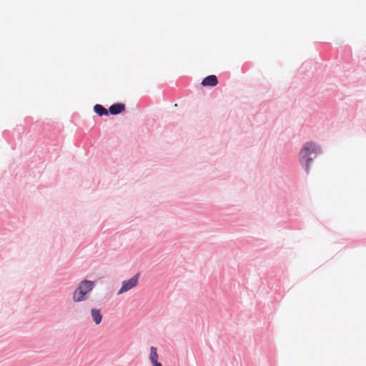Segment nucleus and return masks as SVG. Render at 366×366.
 <instances>
[{"instance_id": "f03ea898", "label": "nucleus", "mask_w": 366, "mask_h": 366, "mask_svg": "<svg viewBox=\"0 0 366 366\" xmlns=\"http://www.w3.org/2000/svg\"><path fill=\"white\" fill-rule=\"evenodd\" d=\"M94 282L89 280H84L79 284L78 287L73 292V300L81 302L86 300V295L93 290Z\"/></svg>"}, {"instance_id": "20e7f679", "label": "nucleus", "mask_w": 366, "mask_h": 366, "mask_svg": "<svg viewBox=\"0 0 366 366\" xmlns=\"http://www.w3.org/2000/svg\"><path fill=\"white\" fill-rule=\"evenodd\" d=\"M158 353H157V349L155 347H150V354L149 359L151 361V362L153 364L154 366H162L160 362H158Z\"/></svg>"}, {"instance_id": "39448f33", "label": "nucleus", "mask_w": 366, "mask_h": 366, "mask_svg": "<svg viewBox=\"0 0 366 366\" xmlns=\"http://www.w3.org/2000/svg\"><path fill=\"white\" fill-rule=\"evenodd\" d=\"M217 84L218 79L215 75H209L202 81V85L204 86H215Z\"/></svg>"}, {"instance_id": "423d86ee", "label": "nucleus", "mask_w": 366, "mask_h": 366, "mask_svg": "<svg viewBox=\"0 0 366 366\" xmlns=\"http://www.w3.org/2000/svg\"><path fill=\"white\" fill-rule=\"evenodd\" d=\"M125 109V106L123 104H114L112 105L109 109V112L111 114L116 115L118 114Z\"/></svg>"}, {"instance_id": "f257e3e1", "label": "nucleus", "mask_w": 366, "mask_h": 366, "mask_svg": "<svg viewBox=\"0 0 366 366\" xmlns=\"http://www.w3.org/2000/svg\"><path fill=\"white\" fill-rule=\"evenodd\" d=\"M320 152V147L314 142H307L300 151V162L307 172H309L310 165L313 158Z\"/></svg>"}, {"instance_id": "7ed1b4c3", "label": "nucleus", "mask_w": 366, "mask_h": 366, "mask_svg": "<svg viewBox=\"0 0 366 366\" xmlns=\"http://www.w3.org/2000/svg\"><path fill=\"white\" fill-rule=\"evenodd\" d=\"M139 280V275L136 274L134 277H132L130 280L124 281L122 282V287L118 291V295H121L122 293H124L131 289L136 287L138 284Z\"/></svg>"}, {"instance_id": "0eeeda50", "label": "nucleus", "mask_w": 366, "mask_h": 366, "mask_svg": "<svg viewBox=\"0 0 366 366\" xmlns=\"http://www.w3.org/2000/svg\"><path fill=\"white\" fill-rule=\"evenodd\" d=\"M91 315L92 317L93 320L97 325H99L101 323L102 320V315L101 314L100 310L93 308L91 310Z\"/></svg>"}, {"instance_id": "6e6552de", "label": "nucleus", "mask_w": 366, "mask_h": 366, "mask_svg": "<svg viewBox=\"0 0 366 366\" xmlns=\"http://www.w3.org/2000/svg\"><path fill=\"white\" fill-rule=\"evenodd\" d=\"M94 112L99 116L107 115L108 110L101 104H96L94 107Z\"/></svg>"}]
</instances>
